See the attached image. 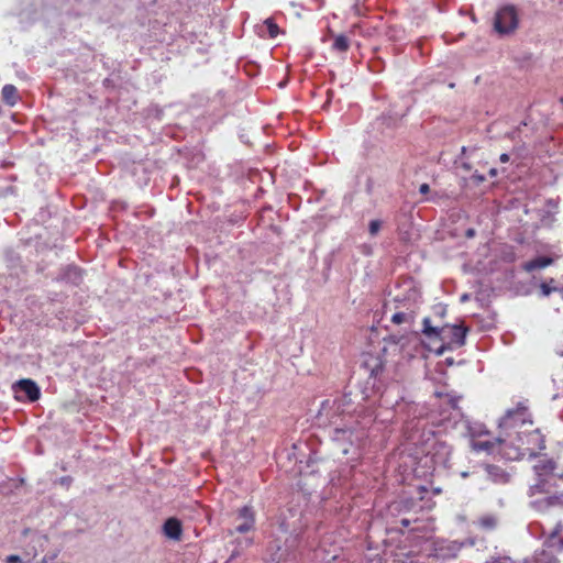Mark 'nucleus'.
<instances>
[{"label": "nucleus", "instance_id": "nucleus-1", "mask_svg": "<svg viewBox=\"0 0 563 563\" xmlns=\"http://www.w3.org/2000/svg\"><path fill=\"white\" fill-rule=\"evenodd\" d=\"M532 424V421L528 419L527 408L518 406L514 409L507 410L506 415L499 421V435L496 438V442L500 445V453H503L509 460L519 459L522 453L520 446L526 443L533 442L537 444L539 450L545 448L544 440L542 439L538 430H533L529 434L525 435L523 432L518 430L525 424Z\"/></svg>", "mask_w": 563, "mask_h": 563}, {"label": "nucleus", "instance_id": "nucleus-2", "mask_svg": "<svg viewBox=\"0 0 563 563\" xmlns=\"http://www.w3.org/2000/svg\"><path fill=\"white\" fill-rule=\"evenodd\" d=\"M439 398V417L433 421L434 424L442 428L444 432L457 430L460 434L468 433L474 437L481 431H473L468 420L464 417L461 408L457 406L459 396L451 394L435 393Z\"/></svg>", "mask_w": 563, "mask_h": 563}, {"label": "nucleus", "instance_id": "nucleus-3", "mask_svg": "<svg viewBox=\"0 0 563 563\" xmlns=\"http://www.w3.org/2000/svg\"><path fill=\"white\" fill-rule=\"evenodd\" d=\"M367 426L356 417L335 426L329 433L331 441L342 454L355 453L367 437Z\"/></svg>", "mask_w": 563, "mask_h": 563}, {"label": "nucleus", "instance_id": "nucleus-4", "mask_svg": "<svg viewBox=\"0 0 563 563\" xmlns=\"http://www.w3.org/2000/svg\"><path fill=\"white\" fill-rule=\"evenodd\" d=\"M422 333L430 340H439L442 344L435 353L442 355L445 350H453L465 344L467 328L455 324L432 325L429 317L423 318Z\"/></svg>", "mask_w": 563, "mask_h": 563}, {"label": "nucleus", "instance_id": "nucleus-5", "mask_svg": "<svg viewBox=\"0 0 563 563\" xmlns=\"http://www.w3.org/2000/svg\"><path fill=\"white\" fill-rule=\"evenodd\" d=\"M353 405L354 400L351 397V393H344L340 397L323 400L316 417L318 423L334 428L338 424L347 422L350 417H355L354 412L356 409Z\"/></svg>", "mask_w": 563, "mask_h": 563}, {"label": "nucleus", "instance_id": "nucleus-6", "mask_svg": "<svg viewBox=\"0 0 563 563\" xmlns=\"http://www.w3.org/2000/svg\"><path fill=\"white\" fill-rule=\"evenodd\" d=\"M518 26V14L514 5L500 8L495 15L494 27L501 35L512 33Z\"/></svg>", "mask_w": 563, "mask_h": 563}, {"label": "nucleus", "instance_id": "nucleus-7", "mask_svg": "<svg viewBox=\"0 0 563 563\" xmlns=\"http://www.w3.org/2000/svg\"><path fill=\"white\" fill-rule=\"evenodd\" d=\"M451 455L452 448L446 442L435 441L426 455V463L430 461L434 470L437 467L450 468Z\"/></svg>", "mask_w": 563, "mask_h": 563}, {"label": "nucleus", "instance_id": "nucleus-8", "mask_svg": "<svg viewBox=\"0 0 563 563\" xmlns=\"http://www.w3.org/2000/svg\"><path fill=\"white\" fill-rule=\"evenodd\" d=\"M18 400L26 399L27 401L34 402L41 397V389L37 384L29 378L20 379L12 386Z\"/></svg>", "mask_w": 563, "mask_h": 563}, {"label": "nucleus", "instance_id": "nucleus-9", "mask_svg": "<svg viewBox=\"0 0 563 563\" xmlns=\"http://www.w3.org/2000/svg\"><path fill=\"white\" fill-rule=\"evenodd\" d=\"M464 545L456 540H439L434 543V555L442 560L454 559Z\"/></svg>", "mask_w": 563, "mask_h": 563}, {"label": "nucleus", "instance_id": "nucleus-10", "mask_svg": "<svg viewBox=\"0 0 563 563\" xmlns=\"http://www.w3.org/2000/svg\"><path fill=\"white\" fill-rule=\"evenodd\" d=\"M238 520L241 522L234 528L235 532L246 533L254 529L255 514L252 507L243 506L238 511Z\"/></svg>", "mask_w": 563, "mask_h": 563}, {"label": "nucleus", "instance_id": "nucleus-11", "mask_svg": "<svg viewBox=\"0 0 563 563\" xmlns=\"http://www.w3.org/2000/svg\"><path fill=\"white\" fill-rule=\"evenodd\" d=\"M48 543L46 536L34 532L31 534L30 544L25 549L24 556L27 563L35 559L40 552H43Z\"/></svg>", "mask_w": 563, "mask_h": 563}, {"label": "nucleus", "instance_id": "nucleus-12", "mask_svg": "<svg viewBox=\"0 0 563 563\" xmlns=\"http://www.w3.org/2000/svg\"><path fill=\"white\" fill-rule=\"evenodd\" d=\"M56 279L70 285H79L82 280V272L75 265H67L60 269Z\"/></svg>", "mask_w": 563, "mask_h": 563}, {"label": "nucleus", "instance_id": "nucleus-13", "mask_svg": "<svg viewBox=\"0 0 563 563\" xmlns=\"http://www.w3.org/2000/svg\"><path fill=\"white\" fill-rule=\"evenodd\" d=\"M536 476H542L549 478L550 476L558 477L556 463L552 459H540L533 465Z\"/></svg>", "mask_w": 563, "mask_h": 563}, {"label": "nucleus", "instance_id": "nucleus-14", "mask_svg": "<svg viewBox=\"0 0 563 563\" xmlns=\"http://www.w3.org/2000/svg\"><path fill=\"white\" fill-rule=\"evenodd\" d=\"M163 533L166 538L178 541L183 534V526L180 520L175 517H170L165 520L163 525Z\"/></svg>", "mask_w": 563, "mask_h": 563}, {"label": "nucleus", "instance_id": "nucleus-15", "mask_svg": "<svg viewBox=\"0 0 563 563\" xmlns=\"http://www.w3.org/2000/svg\"><path fill=\"white\" fill-rule=\"evenodd\" d=\"M530 504L533 508L541 511L547 510L551 507H563V494L547 496L540 499L532 500Z\"/></svg>", "mask_w": 563, "mask_h": 563}, {"label": "nucleus", "instance_id": "nucleus-16", "mask_svg": "<svg viewBox=\"0 0 563 563\" xmlns=\"http://www.w3.org/2000/svg\"><path fill=\"white\" fill-rule=\"evenodd\" d=\"M485 472L487 477L494 483L505 484L509 481V475L499 466L487 464Z\"/></svg>", "mask_w": 563, "mask_h": 563}, {"label": "nucleus", "instance_id": "nucleus-17", "mask_svg": "<svg viewBox=\"0 0 563 563\" xmlns=\"http://www.w3.org/2000/svg\"><path fill=\"white\" fill-rule=\"evenodd\" d=\"M536 477H537L536 483L530 485L529 490H528V495L530 497H533L534 495H538V494L549 493L550 488H551L549 478L542 477V476H536Z\"/></svg>", "mask_w": 563, "mask_h": 563}, {"label": "nucleus", "instance_id": "nucleus-18", "mask_svg": "<svg viewBox=\"0 0 563 563\" xmlns=\"http://www.w3.org/2000/svg\"><path fill=\"white\" fill-rule=\"evenodd\" d=\"M2 100L5 104L13 107L19 101V92L14 85L7 84L1 90Z\"/></svg>", "mask_w": 563, "mask_h": 563}, {"label": "nucleus", "instance_id": "nucleus-19", "mask_svg": "<svg viewBox=\"0 0 563 563\" xmlns=\"http://www.w3.org/2000/svg\"><path fill=\"white\" fill-rule=\"evenodd\" d=\"M416 318L413 310L396 311L391 314L390 321L395 324H412Z\"/></svg>", "mask_w": 563, "mask_h": 563}, {"label": "nucleus", "instance_id": "nucleus-20", "mask_svg": "<svg viewBox=\"0 0 563 563\" xmlns=\"http://www.w3.org/2000/svg\"><path fill=\"white\" fill-rule=\"evenodd\" d=\"M553 263V258L549 256H538L523 265L527 272L544 268Z\"/></svg>", "mask_w": 563, "mask_h": 563}, {"label": "nucleus", "instance_id": "nucleus-21", "mask_svg": "<svg viewBox=\"0 0 563 563\" xmlns=\"http://www.w3.org/2000/svg\"><path fill=\"white\" fill-rule=\"evenodd\" d=\"M563 531V523L559 521L553 530L550 532L548 539L544 541V545L548 548L556 547V540L559 539L560 533Z\"/></svg>", "mask_w": 563, "mask_h": 563}, {"label": "nucleus", "instance_id": "nucleus-22", "mask_svg": "<svg viewBox=\"0 0 563 563\" xmlns=\"http://www.w3.org/2000/svg\"><path fill=\"white\" fill-rule=\"evenodd\" d=\"M350 47L349 38L344 34H339L334 37L332 48L338 52H346Z\"/></svg>", "mask_w": 563, "mask_h": 563}, {"label": "nucleus", "instance_id": "nucleus-23", "mask_svg": "<svg viewBox=\"0 0 563 563\" xmlns=\"http://www.w3.org/2000/svg\"><path fill=\"white\" fill-rule=\"evenodd\" d=\"M494 446H495V443L490 442V441H481V440L472 441V448L474 451H477V452L486 451L488 453H492L494 451Z\"/></svg>", "mask_w": 563, "mask_h": 563}, {"label": "nucleus", "instance_id": "nucleus-24", "mask_svg": "<svg viewBox=\"0 0 563 563\" xmlns=\"http://www.w3.org/2000/svg\"><path fill=\"white\" fill-rule=\"evenodd\" d=\"M554 284H555V280L552 278L549 282H543L540 285L542 295L547 297V296H550L552 292L559 290V288Z\"/></svg>", "mask_w": 563, "mask_h": 563}, {"label": "nucleus", "instance_id": "nucleus-25", "mask_svg": "<svg viewBox=\"0 0 563 563\" xmlns=\"http://www.w3.org/2000/svg\"><path fill=\"white\" fill-rule=\"evenodd\" d=\"M534 563H558L556 560L545 553L544 551L541 554H538L533 559Z\"/></svg>", "mask_w": 563, "mask_h": 563}, {"label": "nucleus", "instance_id": "nucleus-26", "mask_svg": "<svg viewBox=\"0 0 563 563\" xmlns=\"http://www.w3.org/2000/svg\"><path fill=\"white\" fill-rule=\"evenodd\" d=\"M382 228V221L380 220H372L368 223V232L372 236H375L378 234L379 230Z\"/></svg>", "mask_w": 563, "mask_h": 563}, {"label": "nucleus", "instance_id": "nucleus-27", "mask_svg": "<svg viewBox=\"0 0 563 563\" xmlns=\"http://www.w3.org/2000/svg\"><path fill=\"white\" fill-rule=\"evenodd\" d=\"M265 24L267 25L268 33L271 37H275L278 34V26L272 19H267L265 21Z\"/></svg>", "mask_w": 563, "mask_h": 563}, {"label": "nucleus", "instance_id": "nucleus-28", "mask_svg": "<svg viewBox=\"0 0 563 563\" xmlns=\"http://www.w3.org/2000/svg\"><path fill=\"white\" fill-rule=\"evenodd\" d=\"M433 314H434L435 317H439V318H444V317H445V314H446V306L441 305V303L435 305V306L433 307Z\"/></svg>", "mask_w": 563, "mask_h": 563}, {"label": "nucleus", "instance_id": "nucleus-29", "mask_svg": "<svg viewBox=\"0 0 563 563\" xmlns=\"http://www.w3.org/2000/svg\"><path fill=\"white\" fill-rule=\"evenodd\" d=\"M486 563H515V562L509 556H493L490 560L486 561Z\"/></svg>", "mask_w": 563, "mask_h": 563}, {"label": "nucleus", "instance_id": "nucleus-30", "mask_svg": "<svg viewBox=\"0 0 563 563\" xmlns=\"http://www.w3.org/2000/svg\"><path fill=\"white\" fill-rule=\"evenodd\" d=\"M471 179L476 184V185H479L482 184L483 181H485V176L479 174L478 172H475L472 176H471Z\"/></svg>", "mask_w": 563, "mask_h": 563}, {"label": "nucleus", "instance_id": "nucleus-31", "mask_svg": "<svg viewBox=\"0 0 563 563\" xmlns=\"http://www.w3.org/2000/svg\"><path fill=\"white\" fill-rule=\"evenodd\" d=\"M57 555H58V552H53L49 555H44L43 559L41 560V563H53L55 561V559L57 558Z\"/></svg>", "mask_w": 563, "mask_h": 563}, {"label": "nucleus", "instance_id": "nucleus-32", "mask_svg": "<svg viewBox=\"0 0 563 563\" xmlns=\"http://www.w3.org/2000/svg\"><path fill=\"white\" fill-rule=\"evenodd\" d=\"M482 523L487 528H493L495 526V520L493 518H485L482 520Z\"/></svg>", "mask_w": 563, "mask_h": 563}, {"label": "nucleus", "instance_id": "nucleus-33", "mask_svg": "<svg viewBox=\"0 0 563 563\" xmlns=\"http://www.w3.org/2000/svg\"><path fill=\"white\" fill-rule=\"evenodd\" d=\"M429 190H430V187L428 184H421L419 187V192L422 195L428 194Z\"/></svg>", "mask_w": 563, "mask_h": 563}, {"label": "nucleus", "instance_id": "nucleus-34", "mask_svg": "<svg viewBox=\"0 0 563 563\" xmlns=\"http://www.w3.org/2000/svg\"><path fill=\"white\" fill-rule=\"evenodd\" d=\"M239 551L238 550H233L232 553L230 554L227 563H230L231 561H233L238 555H239Z\"/></svg>", "mask_w": 563, "mask_h": 563}, {"label": "nucleus", "instance_id": "nucleus-35", "mask_svg": "<svg viewBox=\"0 0 563 563\" xmlns=\"http://www.w3.org/2000/svg\"><path fill=\"white\" fill-rule=\"evenodd\" d=\"M509 155L507 153H503L500 156H499V161L501 163H508L509 162Z\"/></svg>", "mask_w": 563, "mask_h": 563}, {"label": "nucleus", "instance_id": "nucleus-36", "mask_svg": "<svg viewBox=\"0 0 563 563\" xmlns=\"http://www.w3.org/2000/svg\"><path fill=\"white\" fill-rule=\"evenodd\" d=\"M400 523H401L402 527L408 528L410 526V523H411V520L407 519V518H402L400 520Z\"/></svg>", "mask_w": 563, "mask_h": 563}, {"label": "nucleus", "instance_id": "nucleus-37", "mask_svg": "<svg viewBox=\"0 0 563 563\" xmlns=\"http://www.w3.org/2000/svg\"><path fill=\"white\" fill-rule=\"evenodd\" d=\"M547 205L551 208V209H556L558 208V203L553 200V199H549L547 201Z\"/></svg>", "mask_w": 563, "mask_h": 563}, {"label": "nucleus", "instance_id": "nucleus-38", "mask_svg": "<svg viewBox=\"0 0 563 563\" xmlns=\"http://www.w3.org/2000/svg\"><path fill=\"white\" fill-rule=\"evenodd\" d=\"M555 548H558V550H560V551L563 550V538H559L556 540V547Z\"/></svg>", "mask_w": 563, "mask_h": 563}, {"label": "nucleus", "instance_id": "nucleus-39", "mask_svg": "<svg viewBox=\"0 0 563 563\" xmlns=\"http://www.w3.org/2000/svg\"><path fill=\"white\" fill-rule=\"evenodd\" d=\"M70 482H71V477H69V476H65V477L60 478L62 484L68 485Z\"/></svg>", "mask_w": 563, "mask_h": 563}, {"label": "nucleus", "instance_id": "nucleus-40", "mask_svg": "<svg viewBox=\"0 0 563 563\" xmlns=\"http://www.w3.org/2000/svg\"><path fill=\"white\" fill-rule=\"evenodd\" d=\"M466 236H467V238H473V236H475V230H474V229H467V230H466Z\"/></svg>", "mask_w": 563, "mask_h": 563}, {"label": "nucleus", "instance_id": "nucleus-41", "mask_svg": "<svg viewBox=\"0 0 563 563\" xmlns=\"http://www.w3.org/2000/svg\"><path fill=\"white\" fill-rule=\"evenodd\" d=\"M488 174L490 177H496L498 174V170H497V168H490Z\"/></svg>", "mask_w": 563, "mask_h": 563}, {"label": "nucleus", "instance_id": "nucleus-42", "mask_svg": "<svg viewBox=\"0 0 563 563\" xmlns=\"http://www.w3.org/2000/svg\"><path fill=\"white\" fill-rule=\"evenodd\" d=\"M462 166H463V168H465L466 170H470V169H471V166H470V164H467V163H463V164H462Z\"/></svg>", "mask_w": 563, "mask_h": 563}, {"label": "nucleus", "instance_id": "nucleus-43", "mask_svg": "<svg viewBox=\"0 0 563 563\" xmlns=\"http://www.w3.org/2000/svg\"><path fill=\"white\" fill-rule=\"evenodd\" d=\"M468 299V295L467 294H464L462 297H461V300L462 301H466Z\"/></svg>", "mask_w": 563, "mask_h": 563}, {"label": "nucleus", "instance_id": "nucleus-44", "mask_svg": "<svg viewBox=\"0 0 563 563\" xmlns=\"http://www.w3.org/2000/svg\"><path fill=\"white\" fill-rule=\"evenodd\" d=\"M466 151H467V147L463 146V147H462V153H463V154H465V153H466Z\"/></svg>", "mask_w": 563, "mask_h": 563}, {"label": "nucleus", "instance_id": "nucleus-45", "mask_svg": "<svg viewBox=\"0 0 563 563\" xmlns=\"http://www.w3.org/2000/svg\"><path fill=\"white\" fill-rule=\"evenodd\" d=\"M245 542H246V545H249V544L252 543V540L251 539H246Z\"/></svg>", "mask_w": 563, "mask_h": 563}, {"label": "nucleus", "instance_id": "nucleus-46", "mask_svg": "<svg viewBox=\"0 0 563 563\" xmlns=\"http://www.w3.org/2000/svg\"><path fill=\"white\" fill-rule=\"evenodd\" d=\"M558 478L563 479V474H558Z\"/></svg>", "mask_w": 563, "mask_h": 563}]
</instances>
